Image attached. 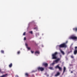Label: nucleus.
Instances as JSON below:
<instances>
[{
	"instance_id": "nucleus-1",
	"label": "nucleus",
	"mask_w": 77,
	"mask_h": 77,
	"mask_svg": "<svg viewBox=\"0 0 77 77\" xmlns=\"http://www.w3.org/2000/svg\"><path fill=\"white\" fill-rule=\"evenodd\" d=\"M57 48L58 47H59L60 48H66L67 47V46L65 43H63L60 45H58L56 47Z\"/></svg>"
},
{
	"instance_id": "nucleus-2",
	"label": "nucleus",
	"mask_w": 77,
	"mask_h": 77,
	"mask_svg": "<svg viewBox=\"0 0 77 77\" xmlns=\"http://www.w3.org/2000/svg\"><path fill=\"white\" fill-rule=\"evenodd\" d=\"M58 54L57 52H56L54 54H52V59H57V56H56L57 54Z\"/></svg>"
},
{
	"instance_id": "nucleus-3",
	"label": "nucleus",
	"mask_w": 77,
	"mask_h": 77,
	"mask_svg": "<svg viewBox=\"0 0 77 77\" xmlns=\"http://www.w3.org/2000/svg\"><path fill=\"white\" fill-rule=\"evenodd\" d=\"M60 60V58L57 59L56 60L54 61L53 63H52V64H51V65H53L54 64L57 63H58V62Z\"/></svg>"
},
{
	"instance_id": "nucleus-4",
	"label": "nucleus",
	"mask_w": 77,
	"mask_h": 77,
	"mask_svg": "<svg viewBox=\"0 0 77 77\" xmlns=\"http://www.w3.org/2000/svg\"><path fill=\"white\" fill-rule=\"evenodd\" d=\"M69 39H73L74 40H76L77 39V37L75 36L74 35H72L71 36H70L69 38Z\"/></svg>"
},
{
	"instance_id": "nucleus-5",
	"label": "nucleus",
	"mask_w": 77,
	"mask_h": 77,
	"mask_svg": "<svg viewBox=\"0 0 77 77\" xmlns=\"http://www.w3.org/2000/svg\"><path fill=\"white\" fill-rule=\"evenodd\" d=\"M55 69H57V68H58L60 71H62V67L59 66V65H57V66H56L55 67Z\"/></svg>"
},
{
	"instance_id": "nucleus-6",
	"label": "nucleus",
	"mask_w": 77,
	"mask_h": 77,
	"mask_svg": "<svg viewBox=\"0 0 77 77\" xmlns=\"http://www.w3.org/2000/svg\"><path fill=\"white\" fill-rule=\"evenodd\" d=\"M38 71H43L44 70V68L42 67H38Z\"/></svg>"
},
{
	"instance_id": "nucleus-7",
	"label": "nucleus",
	"mask_w": 77,
	"mask_h": 77,
	"mask_svg": "<svg viewBox=\"0 0 77 77\" xmlns=\"http://www.w3.org/2000/svg\"><path fill=\"white\" fill-rule=\"evenodd\" d=\"M77 48V47H75V50L74 51V54H76L77 53V50L76 49Z\"/></svg>"
},
{
	"instance_id": "nucleus-8",
	"label": "nucleus",
	"mask_w": 77,
	"mask_h": 77,
	"mask_svg": "<svg viewBox=\"0 0 77 77\" xmlns=\"http://www.w3.org/2000/svg\"><path fill=\"white\" fill-rule=\"evenodd\" d=\"M25 45L26 46V47L28 50H30V48L28 47V45L27 43H25Z\"/></svg>"
},
{
	"instance_id": "nucleus-9",
	"label": "nucleus",
	"mask_w": 77,
	"mask_h": 77,
	"mask_svg": "<svg viewBox=\"0 0 77 77\" xmlns=\"http://www.w3.org/2000/svg\"><path fill=\"white\" fill-rule=\"evenodd\" d=\"M43 65H44L45 67H47L48 66V64L47 63H43Z\"/></svg>"
},
{
	"instance_id": "nucleus-10",
	"label": "nucleus",
	"mask_w": 77,
	"mask_h": 77,
	"mask_svg": "<svg viewBox=\"0 0 77 77\" xmlns=\"http://www.w3.org/2000/svg\"><path fill=\"white\" fill-rule=\"evenodd\" d=\"M60 72H57V74H56L55 76V77H57V76H58V75H60Z\"/></svg>"
},
{
	"instance_id": "nucleus-11",
	"label": "nucleus",
	"mask_w": 77,
	"mask_h": 77,
	"mask_svg": "<svg viewBox=\"0 0 77 77\" xmlns=\"http://www.w3.org/2000/svg\"><path fill=\"white\" fill-rule=\"evenodd\" d=\"M60 51L61 53H62V54H63V55H65V52H64L61 49H60Z\"/></svg>"
},
{
	"instance_id": "nucleus-12",
	"label": "nucleus",
	"mask_w": 77,
	"mask_h": 77,
	"mask_svg": "<svg viewBox=\"0 0 77 77\" xmlns=\"http://www.w3.org/2000/svg\"><path fill=\"white\" fill-rule=\"evenodd\" d=\"M40 52L39 51H36L35 52V55H36V54H39Z\"/></svg>"
},
{
	"instance_id": "nucleus-13",
	"label": "nucleus",
	"mask_w": 77,
	"mask_h": 77,
	"mask_svg": "<svg viewBox=\"0 0 77 77\" xmlns=\"http://www.w3.org/2000/svg\"><path fill=\"white\" fill-rule=\"evenodd\" d=\"M65 71H66V67H64L63 73H64L65 72Z\"/></svg>"
},
{
	"instance_id": "nucleus-14",
	"label": "nucleus",
	"mask_w": 77,
	"mask_h": 77,
	"mask_svg": "<svg viewBox=\"0 0 77 77\" xmlns=\"http://www.w3.org/2000/svg\"><path fill=\"white\" fill-rule=\"evenodd\" d=\"M49 69H51V70H53L54 69L53 68V67H49Z\"/></svg>"
},
{
	"instance_id": "nucleus-15",
	"label": "nucleus",
	"mask_w": 77,
	"mask_h": 77,
	"mask_svg": "<svg viewBox=\"0 0 77 77\" xmlns=\"http://www.w3.org/2000/svg\"><path fill=\"white\" fill-rule=\"evenodd\" d=\"M12 66V64L11 63L9 65V67L10 68H11Z\"/></svg>"
},
{
	"instance_id": "nucleus-16",
	"label": "nucleus",
	"mask_w": 77,
	"mask_h": 77,
	"mask_svg": "<svg viewBox=\"0 0 77 77\" xmlns=\"http://www.w3.org/2000/svg\"><path fill=\"white\" fill-rule=\"evenodd\" d=\"M25 75H26V76H28V75H29V74H28L27 73H26L25 74Z\"/></svg>"
},
{
	"instance_id": "nucleus-17",
	"label": "nucleus",
	"mask_w": 77,
	"mask_h": 77,
	"mask_svg": "<svg viewBox=\"0 0 77 77\" xmlns=\"http://www.w3.org/2000/svg\"><path fill=\"white\" fill-rule=\"evenodd\" d=\"M1 52L2 53H4V51L3 50H2L1 51Z\"/></svg>"
},
{
	"instance_id": "nucleus-18",
	"label": "nucleus",
	"mask_w": 77,
	"mask_h": 77,
	"mask_svg": "<svg viewBox=\"0 0 77 77\" xmlns=\"http://www.w3.org/2000/svg\"><path fill=\"white\" fill-rule=\"evenodd\" d=\"M23 35L24 36L26 35V32H24L23 34Z\"/></svg>"
},
{
	"instance_id": "nucleus-19",
	"label": "nucleus",
	"mask_w": 77,
	"mask_h": 77,
	"mask_svg": "<svg viewBox=\"0 0 77 77\" xmlns=\"http://www.w3.org/2000/svg\"><path fill=\"white\" fill-rule=\"evenodd\" d=\"M29 33H31L32 34H33V32H32V31L29 32Z\"/></svg>"
},
{
	"instance_id": "nucleus-20",
	"label": "nucleus",
	"mask_w": 77,
	"mask_h": 77,
	"mask_svg": "<svg viewBox=\"0 0 77 77\" xmlns=\"http://www.w3.org/2000/svg\"><path fill=\"white\" fill-rule=\"evenodd\" d=\"M71 58H74V57H73V56L72 55L71 56Z\"/></svg>"
},
{
	"instance_id": "nucleus-21",
	"label": "nucleus",
	"mask_w": 77,
	"mask_h": 77,
	"mask_svg": "<svg viewBox=\"0 0 77 77\" xmlns=\"http://www.w3.org/2000/svg\"><path fill=\"white\" fill-rule=\"evenodd\" d=\"M31 51L32 53H34L33 51Z\"/></svg>"
},
{
	"instance_id": "nucleus-22",
	"label": "nucleus",
	"mask_w": 77,
	"mask_h": 77,
	"mask_svg": "<svg viewBox=\"0 0 77 77\" xmlns=\"http://www.w3.org/2000/svg\"><path fill=\"white\" fill-rule=\"evenodd\" d=\"M20 51H18L17 52L18 54H20Z\"/></svg>"
},
{
	"instance_id": "nucleus-23",
	"label": "nucleus",
	"mask_w": 77,
	"mask_h": 77,
	"mask_svg": "<svg viewBox=\"0 0 77 77\" xmlns=\"http://www.w3.org/2000/svg\"><path fill=\"white\" fill-rule=\"evenodd\" d=\"M71 52H72V51H71L70 52H69V53Z\"/></svg>"
},
{
	"instance_id": "nucleus-24",
	"label": "nucleus",
	"mask_w": 77,
	"mask_h": 77,
	"mask_svg": "<svg viewBox=\"0 0 77 77\" xmlns=\"http://www.w3.org/2000/svg\"><path fill=\"white\" fill-rule=\"evenodd\" d=\"M26 38L24 37V40H26Z\"/></svg>"
},
{
	"instance_id": "nucleus-25",
	"label": "nucleus",
	"mask_w": 77,
	"mask_h": 77,
	"mask_svg": "<svg viewBox=\"0 0 77 77\" xmlns=\"http://www.w3.org/2000/svg\"><path fill=\"white\" fill-rule=\"evenodd\" d=\"M60 57H62V55H61V54L60 55Z\"/></svg>"
},
{
	"instance_id": "nucleus-26",
	"label": "nucleus",
	"mask_w": 77,
	"mask_h": 77,
	"mask_svg": "<svg viewBox=\"0 0 77 77\" xmlns=\"http://www.w3.org/2000/svg\"><path fill=\"white\" fill-rule=\"evenodd\" d=\"M16 77H18V76L17 75H16Z\"/></svg>"
},
{
	"instance_id": "nucleus-27",
	"label": "nucleus",
	"mask_w": 77,
	"mask_h": 77,
	"mask_svg": "<svg viewBox=\"0 0 77 77\" xmlns=\"http://www.w3.org/2000/svg\"><path fill=\"white\" fill-rule=\"evenodd\" d=\"M77 28H76L75 29V31H76V32H77Z\"/></svg>"
},
{
	"instance_id": "nucleus-28",
	"label": "nucleus",
	"mask_w": 77,
	"mask_h": 77,
	"mask_svg": "<svg viewBox=\"0 0 77 77\" xmlns=\"http://www.w3.org/2000/svg\"><path fill=\"white\" fill-rule=\"evenodd\" d=\"M73 30H75V28H73Z\"/></svg>"
},
{
	"instance_id": "nucleus-29",
	"label": "nucleus",
	"mask_w": 77,
	"mask_h": 77,
	"mask_svg": "<svg viewBox=\"0 0 77 77\" xmlns=\"http://www.w3.org/2000/svg\"><path fill=\"white\" fill-rule=\"evenodd\" d=\"M47 76L48 77V76H49V75H47Z\"/></svg>"
},
{
	"instance_id": "nucleus-30",
	"label": "nucleus",
	"mask_w": 77,
	"mask_h": 77,
	"mask_svg": "<svg viewBox=\"0 0 77 77\" xmlns=\"http://www.w3.org/2000/svg\"><path fill=\"white\" fill-rule=\"evenodd\" d=\"M71 73H73V72H72V71H71Z\"/></svg>"
},
{
	"instance_id": "nucleus-31",
	"label": "nucleus",
	"mask_w": 77,
	"mask_h": 77,
	"mask_svg": "<svg viewBox=\"0 0 77 77\" xmlns=\"http://www.w3.org/2000/svg\"><path fill=\"white\" fill-rule=\"evenodd\" d=\"M1 69H0V72H1Z\"/></svg>"
},
{
	"instance_id": "nucleus-32",
	"label": "nucleus",
	"mask_w": 77,
	"mask_h": 77,
	"mask_svg": "<svg viewBox=\"0 0 77 77\" xmlns=\"http://www.w3.org/2000/svg\"><path fill=\"white\" fill-rule=\"evenodd\" d=\"M45 74H47V73H46Z\"/></svg>"
},
{
	"instance_id": "nucleus-33",
	"label": "nucleus",
	"mask_w": 77,
	"mask_h": 77,
	"mask_svg": "<svg viewBox=\"0 0 77 77\" xmlns=\"http://www.w3.org/2000/svg\"><path fill=\"white\" fill-rule=\"evenodd\" d=\"M68 42H66V43H67Z\"/></svg>"
},
{
	"instance_id": "nucleus-34",
	"label": "nucleus",
	"mask_w": 77,
	"mask_h": 77,
	"mask_svg": "<svg viewBox=\"0 0 77 77\" xmlns=\"http://www.w3.org/2000/svg\"><path fill=\"white\" fill-rule=\"evenodd\" d=\"M1 72V73H2V72Z\"/></svg>"
}]
</instances>
